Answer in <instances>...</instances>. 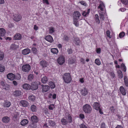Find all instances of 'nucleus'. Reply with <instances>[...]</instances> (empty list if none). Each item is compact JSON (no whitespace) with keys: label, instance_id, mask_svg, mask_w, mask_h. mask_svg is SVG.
<instances>
[{"label":"nucleus","instance_id":"obj_6","mask_svg":"<svg viewBox=\"0 0 128 128\" xmlns=\"http://www.w3.org/2000/svg\"><path fill=\"white\" fill-rule=\"evenodd\" d=\"M80 16L79 12L77 11H74L73 14V19L78 20Z\"/></svg>","mask_w":128,"mask_h":128},{"label":"nucleus","instance_id":"obj_1","mask_svg":"<svg viewBox=\"0 0 128 128\" xmlns=\"http://www.w3.org/2000/svg\"><path fill=\"white\" fill-rule=\"evenodd\" d=\"M62 78L64 82L66 84H69L72 80L71 76L70 73L68 72L65 73L62 76Z\"/></svg>","mask_w":128,"mask_h":128},{"label":"nucleus","instance_id":"obj_38","mask_svg":"<svg viewBox=\"0 0 128 128\" xmlns=\"http://www.w3.org/2000/svg\"><path fill=\"white\" fill-rule=\"evenodd\" d=\"M55 28L54 27L51 26L49 28V32L50 34H52L54 32Z\"/></svg>","mask_w":128,"mask_h":128},{"label":"nucleus","instance_id":"obj_37","mask_svg":"<svg viewBox=\"0 0 128 128\" xmlns=\"http://www.w3.org/2000/svg\"><path fill=\"white\" fill-rule=\"evenodd\" d=\"M117 72L118 74V76L119 78L120 79L122 78L123 76V74L122 72V71L120 70H118Z\"/></svg>","mask_w":128,"mask_h":128},{"label":"nucleus","instance_id":"obj_32","mask_svg":"<svg viewBox=\"0 0 128 128\" xmlns=\"http://www.w3.org/2000/svg\"><path fill=\"white\" fill-rule=\"evenodd\" d=\"M94 19L96 22L98 24H99L100 23V20L99 18V16L97 14H96L95 15Z\"/></svg>","mask_w":128,"mask_h":128},{"label":"nucleus","instance_id":"obj_59","mask_svg":"<svg viewBox=\"0 0 128 128\" xmlns=\"http://www.w3.org/2000/svg\"><path fill=\"white\" fill-rule=\"evenodd\" d=\"M99 110V112L100 114H103V112L102 111V110L100 108H99V109H98V110Z\"/></svg>","mask_w":128,"mask_h":128},{"label":"nucleus","instance_id":"obj_33","mask_svg":"<svg viewBox=\"0 0 128 128\" xmlns=\"http://www.w3.org/2000/svg\"><path fill=\"white\" fill-rule=\"evenodd\" d=\"M48 84L50 88L52 89H54L55 87V85L54 83L52 81L49 82Z\"/></svg>","mask_w":128,"mask_h":128},{"label":"nucleus","instance_id":"obj_13","mask_svg":"<svg viewBox=\"0 0 128 128\" xmlns=\"http://www.w3.org/2000/svg\"><path fill=\"white\" fill-rule=\"evenodd\" d=\"M100 106V104L97 102H94L92 106L93 108L96 110L99 109Z\"/></svg>","mask_w":128,"mask_h":128},{"label":"nucleus","instance_id":"obj_14","mask_svg":"<svg viewBox=\"0 0 128 128\" xmlns=\"http://www.w3.org/2000/svg\"><path fill=\"white\" fill-rule=\"evenodd\" d=\"M73 42L76 45L79 46L80 44L81 43V42L79 38L77 37L74 38Z\"/></svg>","mask_w":128,"mask_h":128},{"label":"nucleus","instance_id":"obj_26","mask_svg":"<svg viewBox=\"0 0 128 128\" xmlns=\"http://www.w3.org/2000/svg\"><path fill=\"white\" fill-rule=\"evenodd\" d=\"M36 98L35 96L33 95H31L28 97L29 100L30 102H33L34 101Z\"/></svg>","mask_w":128,"mask_h":128},{"label":"nucleus","instance_id":"obj_54","mask_svg":"<svg viewBox=\"0 0 128 128\" xmlns=\"http://www.w3.org/2000/svg\"><path fill=\"white\" fill-rule=\"evenodd\" d=\"M79 117L81 119H83L85 118L84 115L83 114H80L79 115Z\"/></svg>","mask_w":128,"mask_h":128},{"label":"nucleus","instance_id":"obj_64","mask_svg":"<svg viewBox=\"0 0 128 128\" xmlns=\"http://www.w3.org/2000/svg\"><path fill=\"white\" fill-rule=\"evenodd\" d=\"M62 45L61 44H59L57 45V47L60 49H62Z\"/></svg>","mask_w":128,"mask_h":128},{"label":"nucleus","instance_id":"obj_63","mask_svg":"<svg viewBox=\"0 0 128 128\" xmlns=\"http://www.w3.org/2000/svg\"><path fill=\"white\" fill-rule=\"evenodd\" d=\"M100 19L102 20H104V17L103 15L102 14L100 15Z\"/></svg>","mask_w":128,"mask_h":128},{"label":"nucleus","instance_id":"obj_45","mask_svg":"<svg viewBox=\"0 0 128 128\" xmlns=\"http://www.w3.org/2000/svg\"><path fill=\"white\" fill-rule=\"evenodd\" d=\"M69 38L66 35H64V37L63 38V40L67 42L69 40Z\"/></svg>","mask_w":128,"mask_h":128},{"label":"nucleus","instance_id":"obj_44","mask_svg":"<svg viewBox=\"0 0 128 128\" xmlns=\"http://www.w3.org/2000/svg\"><path fill=\"white\" fill-rule=\"evenodd\" d=\"M95 63L98 65H100L101 64L100 61L98 59H96L95 60Z\"/></svg>","mask_w":128,"mask_h":128},{"label":"nucleus","instance_id":"obj_36","mask_svg":"<svg viewBox=\"0 0 128 128\" xmlns=\"http://www.w3.org/2000/svg\"><path fill=\"white\" fill-rule=\"evenodd\" d=\"M124 82L126 86L128 87V80L126 76H124Z\"/></svg>","mask_w":128,"mask_h":128},{"label":"nucleus","instance_id":"obj_30","mask_svg":"<svg viewBox=\"0 0 128 128\" xmlns=\"http://www.w3.org/2000/svg\"><path fill=\"white\" fill-rule=\"evenodd\" d=\"M68 121L69 123H71L72 122V118L71 115L68 114L67 116Z\"/></svg>","mask_w":128,"mask_h":128},{"label":"nucleus","instance_id":"obj_41","mask_svg":"<svg viewBox=\"0 0 128 128\" xmlns=\"http://www.w3.org/2000/svg\"><path fill=\"white\" fill-rule=\"evenodd\" d=\"M78 20L73 19L74 24L76 26L78 27L79 26V24Z\"/></svg>","mask_w":128,"mask_h":128},{"label":"nucleus","instance_id":"obj_21","mask_svg":"<svg viewBox=\"0 0 128 128\" xmlns=\"http://www.w3.org/2000/svg\"><path fill=\"white\" fill-rule=\"evenodd\" d=\"M88 93V90L86 88H84L81 90V93L82 95L85 96Z\"/></svg>","mask_w":128,"mask_h":128},{"label":"nucleus","instance_id":"obj_46","mask_svg":"<svg viewBox=\"0 0 128 128\" xmlns=\"http://www.w3.org/2000/svg\"><path fill=\"white\" fill-rule=\"evenodd\" d=\"M125 35V33L124 32H122L120 33L119 36L120 38H122Z\"/></svg>","mask_w":128,"mask_h":128},{"label":"nucleus","instance_id":"obj_15","mask_svg":"<svg viewBox=\"0 0 128 128\" xmlns=\"http://www.w3.org/2000/svg\"><path fill=\"white\" fill-rule=\"evenodd\" d=\"M40 65L43 68L46 67L48 65V62L45 60H42L40 62Z\"/></svg>","mask_w":128,"mask_h":128},{"label":"nucleus","instance_id":"obj_18","mask_svg":"<svg viewBox=\"0 0 128 128\" xmlns=\"http://www.w3.org/2000/svg\"><path fill=\"white\" fill-rule=\"evenodd\" d=\"M30 50L28 48L24 49L22 50V53L23 55H27L30 52Z\"/></svg>","mask_w":128,"mask_h":128},{"label":"nucleus","instance_id":"obj_11","mask_svg":"<svg viewBox=\"0 0 128 128\" xmlns=\"http://www.w3.org/2000/svg\"><path fill=\"white\" fill-rule=\"evenodd\" d=\"M11 102L8 100H4L3 103V106L4 108H8L11 106Z\"/></svg>","mask_w":128,"mask_h":128},{"label":"nucleus","instance_id":"obj_42","mask_svg":"<svg viewBox=\"0 0 128 128\" xmlns=\"http://www.w3.org/2000/svg\"><path fill=\"white\" fill-rule=\"evenodd\" d=\"M4 70L5 68L4 66L1 64H0V72H2L4 71Z\"/></svg>","mask_w":128,"mask_h":128},{"label":"nucleus","instance_id":"obj_3","mask_svg":"<svg viewBox=\"0 0 128 128\" xmlns=\"http://www.w3.org/2000/svg\"><path fill=\"white\" fill-rule=\"evenodd\" d=\"M40 84L39 82H32L31 85V89L32 90H37L38 88V85Z\"/></svg>","mask_w":128,"mask_h":128},{"label":"nucleus","instance_id":"obj_22","mask_svg":"<svg viewBox=\"0 0 128 128\" xmlns=\"http://www.w3.org/2000/svg\"><path fill=\"white\" fill-rule=\"evenodd\" d=\"M21 93L20 91L19 90H17L14 92L13 94L14 96L17 97L20 96L21 94Z\"/></svg>","mask_w":128,"mask_h":128},{"label":"nucleus","instance_id":"obj_51","mask_svg":"<svg viewBox=\"0 0 128 128\" xmlns=\"http://www.w3.org/2000/svg\"><path fill=\"white\" fill-rule=\"evenodd\" d=\"M121 2L122 4L125 5H126L128 3V0H121Z\"/></svg>","mask_w":128,"mask_h":128},{"label":"nucleus","instance_id":"obj_60","mask_svg":"<svg viewBox=\"0 0 128 128\" xmlns=\"http://www.w3.org/2000/svg\"><path fill=\"white\" fill-rule=\"evenodd\" d=\"M54 104H50L48 106V108L50 110H53L52 106H54Z\"/></svg>","mask_w":128,"mask_h":128},{"label":"nucleus","instance_id":"obj_2","mask_svg":"<svg viewBox=\"0 0 128 128\" xmlns=\"http://www.w3.org/2000/svg\"><path fill=\"white\" fill-rule=\"evenodd\" d=\"M83 110L85 113H90L92 110V108L90 105L88 104L84 105L83 106Z\"/></svg>","mask_w":128,"mask_h":128},{"label":"nucleus","instance_id":"obj_39","mask_svg":"<svg viewBox=\"0 0 128 128\" xmlns=\"http://www.w3.org/2000/svg\"><path fill=\"white\" fill-rule=\"evenodd\" d=\"M4 56V53L1 51H0V60H2L3 59Z\"/></svg>","mask_w":128,"mask_h":128},{"label":"nucleus","instance_id":"obj_47","mask_svg":"<svg viewBox=\"0 0 128 128\" xmlns=\"http://www.w3.org/2000/svg\"><path fill=\"white\" fill-rule=\"evenodd\" d=\"M110 32L109 30H106V34L107 36L110 38H112L111 36L110 35Z\"/></svg>","mask_w":128,"mask_h":128},{"label":"nucleus","instance_id":"obj_10","mask_svg":"<svg viewBox=\"0 0 128 128\" xmlns=\"http://www.w3.org/2000/svg\"><path fill=\"white\" fill-rule=\"evenodd\" d=\"M42 88V92H44L48 91L50 88V87L48 85H41Z\"/></svg>","mask_w":128,"mask_h":128},{"label":"nucleus","instance_id":"obj_8","mask_svg":"<svg viewBox=\"0 0 128 128\" xmlns=\"http://www.w3.org/2000/svg\"><path fill=\"white\" fill-rule=\"evenodd\" d=\"M45 39L50 43H52L54 41L52 37L50 35H48L45 37Z\"/></svg>","mask_w":128,"mask_h":128},{"label":"nucleus","instance_id":"obj_62","mask_svg":"<svg viewBox=\"0 0 128 128\" xmlns=\"http://www.w3.org/2000/svg\"><path fill=\"white\" fill-rule=\"evenodd\" d=\"M119 10L121 12H123L126 11V9L125 8H120Z\"/></svg>","mask_w":128,"mask_h":128},{"label":"nucleus","instance_id":"obj_52","mask_svg":"<svg viewBox=\"0 0 128 128\" xmlns=\"http://www.w3.org/2000/svg\"><path fill=\"white\" fill-rule=\"evenodd\" d=\"M15 76V78L18 80H19L21 78V76L19 74H17Z\"/></svg>","mask_w":128,"mask_h":128},{"label":"nucleus","instance_id":"obj_31","mask_svg":"<svg viewBox=\"0 0 128 128\" xmlns=\"http://www.w3.org/2000/svg\"><path fill=\"white\" fill-rule=\"evenodd\" d=\"M90 11V9L88 8V10L87 12H86L85 11H83L82 13V15L84 16H87L88 15Z\"/></svg>","mask_w":128,"mask_h":128},{"label":"nucleus","instance_id":"obj_9","mask_svg":"<svg viewBox=\"0 0 128 128\" xmlns=\"http://www.w3.org/2000/svg\"><path fill=\"white\" fill-rule=\"evenodd\" d=\"M7 77L10 80H13L15 79L16 76L12 73H9L7 74Z\"/></svg>","mask_w":128,"mask_h":128},{"label":"nucleus","instance_id":"obj_25","mask_svg":"<svg viewBox=\"0 0 128 128\" xmlns=\"http://www.w3.org/2000/svg\"><path fill=\"white\" fill-rule=\"evenodd\" d=\"M22 38L21 35L19 33L15 35L14 37L15 40H20Z\"/></svg>","mask_w":128,"mask_h":128},{"label":"nucleus","instance_id":"obj_16","mask_svg":"<svg viewBox=\"0 0 128 128\" xmlns=\"http://www.w3.org/2000/svg\"><path fill=\"white\" fill-rule=\"evenodd\" d=\"M31 120L32 122L34 123H37L38 121V117L35 115H33L31 117Z\"/></svg>","mask_w":128,"mask_h":128},{"label":"nucleus","instance_id":"obj_56","mask_svg":"<svg viewBox=\"0 0 128 128\" xmlns=\"http://www.w3.org/2000/svg\"><path fill=\"white\" fill-rule=\"evenodd\" d=\"M67 52L69 54H72V49H68L67 50Z\"/></svg>","mask_w":128,"mask_h":128},{"label":"nucleus","instance_id":"obj_50","mask_svg":"<svg viewBox=\"0 0 128 128\" xmlns=\"http://www.w3.org/2000/svg\"><path fill=\"white\" fill-rule=\"evenodd\" d=\"M79 3H80L82 5L84 6H86L87 5L86 3L84 1H80V2Z\"/></svg>","mask_w":128,"mask_h":128},{"label":"nucleus","instance_id":"obj_4","mask_svg":"<svg viewBox=\"0 0 128 128\" xmlns=\"http://www.w3.org/2000/svg\"><path fill=\"white\" fill-rule=\"evenodd\" d=\"M57 62L60 65H62L65 61V58L64 56L60 55L57 59Z\"/></svg>","mask_w":128,"mask_h":128},{"label":"nucleus","instance_id":"obj_20","mask_svg":"<svg viewBox=\"0 0 128 128\" xmlns=\"http://www.w3.org/2000/svg\"><path fill=\"white\" fill-rule=\"evenodd\" d=\"M20 103L24 107H27L28 105V102L26 100H21L20 101Z\"/></svg>","mask_w":128,"mask_h":128},{"label":"nucleus","instance_id":"obj_28","mask_svg":"<svg viewBox=\"0 0 128 128\" xmlns=\"http://www.w3.org/2000/svg\"><path fill=\"white\" fill-rule=\"evenodd\" d=\"M50 51L51 52L54 54H58V49L56 48H52L50 49Z\"/></svg>","mask_w":128,"mask_h":128},{"label":"nucleus","instance_id":"obj_61","mask_svg":"<svg viewBox=\"0 0 128 128\" xmlns=\"http://www.w3.org/2000/svg\"><path fill=\"white\" fill-rule=\"evenodd\" d=\"M110 75L113 78H114L115 77V74L114 72H112L110 73Z\"/></svg>","mask_w":128,"mask_h":128},{"label":"nucleus","instance_id":"obj_27","mask_svg":"<svg viewBox=\"0 0 128 128\" xmlns=\"http://www.w3.org/2000/svg\"><path fill=\"white\" fill-rule=\"evenodd\" d=\"M28 120L24 119L21 121L20 122V124L22 126H25L28 123Z\"/></svg>","mask_w":128,"mask_h":128},{"label":"nucleus","instance_id":"obj_40","mask_svg":"<svg viewBox=\"0 0 128 128\" xmlns=\"http://www.w3.org/2000/svg\"><path fill=\"white\" fill-rule=\"evenodd\" d=\"M34 78V76L32 74H30L28 77V80L29 81H32Z\"/></svg>","mask_w":128,"mask_h":128},{"label":"nucleus","instance_id":"obj_23","mask_svg":"<svg viewBox=\"0 0 128 128\" xmlns=\"http://www.w3.org/2000/svg\"><path fill=\"white\" fill-rule=\"evenodd\" d=\"M100 4L98 6V8L100 9L101 11H103L104 8L105 7L104 4L102 2H100Z\"/></svg>","mask_w":128,"mask_h":128},{"label":"nucleus","instance_id":"obj_12","mask_svg":"<svg viewBox=\"0 0 128 128\" xmlns=\"http://www.w3.org/2000/svg\"><path fill=\"white\" fill-rule=\"evenodd\" d=\"M22 87L23 88L26 90H29L31 89V86L27 83H25L23 84Z\"/></svg>","mask_w":128,"mask_h":128},{"label":"nucleus","instance_id":"obj_57","mask_svg":"<svg viewBox=\"0 0 128 128\" xmlns=\"http://www.w3.org/2000/svg\"><path fill=\"white\" fill-rule=\"evenodd\" d=\"M75 62V60L73 59L70 60V64H72L74 63Z\"/></svg>","mask_w":128,"mask_h":128},{"label":"nucleus","instance_id":"obj_19","mask_svg":"<svg viewBox=\"0 0 128 128\" xmlns=\"http://www.w3.org/2000/svg\"><path fill=\"white\" fill-rule=\"evenodd\" d=\"M120 90L121 93L122 95L125 96L126 95V90L122 86L120 87Z\"/></svg>","mask_w":128,"mask_h":128},{"label":"nucleus","instance_id":"obj_24","mask_svg":"<svg viewBox=\"0 0 128 128\" xmlns=\"http://www.w3.org/2000/svg\"><path fill=\"white\" fill-rule=\"evenodd\" d=\"M10 118L6 116L3 117L2 118V121L4 123H7L10 120Z\"/></svg>","mask_w":128,"mask_h":128},{"label":"nucleus","instance_id":"obj_17","mask_svg":"<svg viewBox=\"0 0 128 128\" xmlns=\"http://www.w3.org/2000/svg\"><path fill=\"white\" fill-rule=\"evenodd\" d=\"M61 122L62 124L63 125H67L68 122L67 119L65 117H63L61 119Z\"/></svg>","mask_w":128,"mask_h":128},{"label":"nucleus","instance_id":"obj_53","mask_svg":"<svg viewBox=\"0 0 128 128\" xmlns=\"http://www.w3.org/2000/svg\"><path fill=\"white\" fill-rule=\"evenodd\" d=\"M32 51L33 52L35 53L36 52L37 50L36 48L34 47H33L32 48Z\"/></svg>","mask_w":128,"mask_h":128},{"label":"nucleus","instance_id":"obj_29","mask_svg":"<svg viewBox=\"0 0 128 128\" xmlns=\"http://www.w3.org/2000/svg\"><path fill=\"white\" fill-rule=\"evenodd\" d=\"M6 33V30L4 28H0V36H4Z\"/></svg>","mask_w":128,"mask_h":128},{"label":"nucleus","instance_id":"obj_7","mask_svg":"<svg viewBox=\"0 0 128 128\" xmlns=\"http://www.w3.org/2000/svg\"><path fill=\"white\" fill-rule=\"evenodd\" d=\"M13 19L16 22H18L20 21L22 19V16L18 14H15L14 15Z\"/></svg>","mask_w":128,"mask_h":128},{"label":"nucleus","instance_id":"obj_48","mask_svg":"<svg viewBox=\"0 0 128 128\" xmlns=\"http://www.w3.org/2000/svg\"><path fill=\"white\" fill-rule=\"evenodd\" d=\"M79 127L80 128H88L86 125L84 124H82L79 125Z\"/></svg>","mask_w":128,"mask_h":128},{"label":"nucleus","instance_id":"obj_34","mask_svg":"<svg viewBox=\"0 0 128 128\" xmlns=\"http://www.w3.org/2000/svg\"><path fill=\"white\" fill-rule=\"evenodd\" d=\"M48 80L47 77L46 76H44L41 79V81L44 84L46 83Z\"/></svg>","mask_w":128,"mask_h":128},{"label":"nucleus","instance_id":"obj_55","mask_svg":"<svg viewBox=\"0 0 128 128\" xmlns=\"http://www.w3.org/2000/svg\"><path fill=\"white\" fill-rule=\"evenodd\" d=\"M96 52L97 54H100L101 52V48H97L96 49Z\"/></svg>","mask_w":128,"mask_h":128},{"label":"nucleus","instance_id":"obj_49","mask_svg":"<svg viewBox=\"0 0 128 128\" xmlns=\"http://www.w3.org/2000/svg\"><path fill=\"white\" fill-rule=\"evenodd\" d=\"M100 128H106V124L104 122H102L100 124Z\"/></svg>","mask_w":128,"mask_h":128},{"label":"nucleus","instance_id":"obj_58","mask_svg":"<svg viewBox=\"0 0 128 128\" xmlns=\"http://www.w3.org/2000/svg\"><path fill=\"white\" fill-rule=\"evenodd\" d=\"M110 110L112 112H114L115 111V109L114 108V106H112L110 108Z\"/></svg>","mask_w":128,"mask_h":128},{"label":"nucleus","instance_id":"obj_43","mask_svg":"<svg viewBox=\"0 0 128 128\" xmlns=\"http://www.w3.org/2000/svg\"><path fill=\"white\" fill-rule=\"evenodd\" d=\"M16 46L14 44H12L10 47V48L12 50H15L16 49Z\"/></svg>","mask_w":128,"mask_h":128},{"label":"nucleus","instance_id":"obj_35","mask_svg":"<svg viewBox=\"0 0 128 128\" xmlns=\"http://www.w3.org/2000/svg\"><path fill=\"white\" fill-rule=\"evenodd\" d=\"M30 109L31 110L32 112H36L37 110L36 107L34 105H33L31 106Z\"/></svg>","mask_w":128,"mask_h":128},{"label":"nucleus","instance_id":"obj_5","mask_svg":"<svg viewBox=\"0 0 128 128\" xmlns=\"http://www.w3.org/2000/svg\"><path fill=\"white\" fill-rule=\"evenodd\" d=\"M30 69V66L29 64H26L23 65L22 67V70L24 72H28Z\"/></svg>","mask_w":128,"mask_h":128}]
</instances>
